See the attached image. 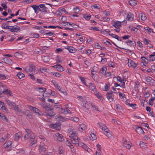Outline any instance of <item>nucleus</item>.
<instances>
[{
  "label": "nucleus",
  "instance_id": "49530a36",
  "mask_svg": "<svg viewBox=\"0 0 155 155\" xmlns=\"http://www.w3.org/2000/svg\"><path fill=\"white\" fill-rule=\"evenodd\" d=\"M1 6L3 7L5 10H6L7 8V6L5 2L2 3L1 4Z\"/></svg>",
  "mask_w": 155,
  "mask_h": 155
},
{
  "label": "nucleus",
  "instance_id": "412c9836",
  "mask_svg": "<svg viewBox=\"0 0 155 155\" xmlns=\"http://www.w3.org/2000/svg\"><path fill=\"white\" fill-rule=\"evenodd\" d=\"M2 93L5 94H7L9 96H12V92L10 90L6 89L5 90H3L2 91Z\"/></svg>",
  "mask_w": 155,
  "mask_h": 155
},
{
  "label": "nucleus",
  "instance_id": "8fccbe9b",
  "mask_svg": "<svg viewBox=\"0 0 155 155\" xmlns=\"http://www.w3.org/2000/svg\"><path fill=\"white\" fill-rule=\"evenodd\" d=\"M144 29L146 30H147L150 33L151 32H152L153 33H154L153 31L152 30V29L149 27H146L144 28Z\"/></svg>",
  "mask_w": 155,
  "mask_h": 155
},
{
  "label": "nucleus",
  "instance_id": "72a5a7b5",
  "mask_svg": "<svg viewBox=\"0 0 155 155\" xmlns=\"http://www.w3.org/2000/svg\"><path fill=\"white\" fill-rule=\"evenodd\" d=\"M154 56H155V54H151L149 56L150 59H149V61H153L155 60V57H154Z\"/></svg>",
  "mask_w": 155,
  "mask_h": 155
},
{
  "label": "nucleus",
  "instance_id": "f704fd0d",
  "mask_svg": "<svg viewBox=\"0 0 155 155\" xmlns=\"http://www.w3.org/2000/svg\"><path fill=\"white\" fill-rule=\"evenodd\" d=\"M63 110L62 112L65 114H67L68 113H71V111L68 109L66 108L64 109H62Z\"/></svg>",
  "mask_w": 155,
  "mask_h": 155
},
{
  "label": "nucleus",
  "instance_id": "aec40b11",
  "mask_svg": "<svg viewBox=\"0 0 155 155\" xmlns=\"http://www.w3.org/2000/svg\"><path fill=\"white\" fill-rule=\"evenodd\" d=\"M79 146L82 147L85 150L87 151L88 152H89V151L88 150V148L86 145L84 144V143H80Z\"/></svg>",
  "mask_w": 155,
  "mask_h": 155
},
{
  "label": "nucleus",
  "instance_id": "f257e3e1",
  "mask_svg": "<svg viewBox=\"0 0 155 155\" xmlns=\"http://www.w3.org/2000/svg\"><path fill=\"white\" fill-rule=\"evenodd\" d=\"M69 134H71L70 137H71L72 143L75 144L77 146H79L80 143H79V138L78 137V134L73 131H70Z\"/></svg>",
  "mask_w": 155,
  "mask_h": 155
},
{
  "label": "nucleus",
  "instance_id": "5701e85b",
  "mask_svg": "<svg viewBox=\"0 0 155 155\" xmlns=\"http://www.w3.org/2000/svg\"><path fill=\"white\" fill-rule=\"evenodd\" d=\"M139 18H140L141 20L143 21H145L147 17H146L145 15L143 13H140L139 15Z\"/></svg>",
  "mask_w": 155,
  "mask_h": 155
},
{
  "label": "nucleus",
  "instance_id": "ddd939ff",
  "mask_svg": "<svg viewBox=\"0 0 155 155\" xmlns=\"http://www.w3.org/2000/svg\"><path fill=\"white\" fill-rule=\"evenodd\" d=\"M35 70V66L34 65L30 66L26 68V71L27 72H32Z\"/></svg>",
  "mask_w": 155,
  "mask_h": 155
},
{
  "label": "nucleus",
  "instance_id": "052dcab7",
  "mask_svg": "<svg viewBox=\"0 0 155 155\" xmlns=\"http://www.w3.org/2000/svg\"><path fill=\"white\" fill-rule=\"evenodd\" d=\"M49 59L48 57L45 56L44 57V61L45 62H47L49 61Z\"/></svg>",
  "mask_w": 155,
  "mask_h": 155
},
{
  "label": "nucleus",
  "instance_id": "e2e57ef3",
  "mask_svg": "<svg viewBox=\"0 0 155 155\" xmlns=\"http://www.w3.org/2000/svg\"><path fill=\"white\" fill-rule=\"evenodd\" d=\"M97 150L98 151H101V146L99 144H98L97 145Z\"/></svg>",
  "mask_w": 155,
  "mask_h": 155
},
{
  "label": "nucleus",
  "instance_id": "ea45409f",
  "mask_svg": "<svg viewBox=\"0 0 155 155\" xmlns=\"http://www.w3.org/2000/svg\"><path fill=\"white\" fill-rule=\"evenodd\" d=\"M70 48L68 49L69 52L71 53H74L75 52V49L74 48L72 47H71Z\"/></svg>",
  "mask_w": 155,
  "mask_h": 155
},
{
  "label": "nucleus",
  "instance_id": "0eeeda50",
  "mask_svg": "<svg viewBox=\"0 0 155 155\" xmlns=\"http://www.w3.org/2000/svg\"><path fill=\"white\" fill-rule=\"evenodd\" d=\"M147 82H149L150 85H153L155 83V81L152 79V78L150 77H146L145 78Z\"/></svg>",
  "mask_w": 155,
  "mask_h": 155
},
{
  "label": "nucleus",
  "instance_id": "2f4dec72",
  "mask_svg": "<svg viewBox=\"0 0 155 155\" xmlns=\"http://www.w3.org/2000/svg\"><path fill=\"white\" fill-rule=\"evenodd\" d=\"M6 101L7 103L8 104L10 107H12L13 106L14 107V103H12L11 102L10 100H6Z\"/></svg>",
  "mask_w": 155,
  "mask_h": 155
},
{
  "label": "nucleus",
  "instance_id": "a18cd8bd",
  "mask_svg": "<svg viewBox=\"0 0 155 155\" xmlns=\"http://www.w3.org/2000/svg\"><path fill=\"white\" fill-rule=\"evenodd\" d=\"M73 11L76 13H78L80 11V9L78 7H77L73 8Z\"/></svg>",
  "mask_w": 155,
  "mask_h": 155
},
{
  "label": "nucleus",
  "instance_id": "c756f323",
  "mask_svg": "<svg viewBox=\"0 0 155 155\" xmlns=\"http://www.w3.org/2000/svg\"><path fill=\"white\" fill-rule=\"evenodd\" d=\"M63 67L60 64H58V67L57 70L59 71H62L64 70Z\"/></svg>",
  "mask_w": 155,
  "mask_h": 155
},
{
  "label": "nucleus",
  "instance_id": "c85d7f7f",
  "mask_svg": "<svg viewBox=\"0 0 155 155\" xmlns=\"http://www.w3.org/2000/svg\"><path fill=\"white\" fill-rule=\"evenodd\" d=\"M32 8L34 10L35 12L36 13H38L37 12V9H39V6L36 5H33L31 6Z\"/></svg>",
  "mask_w": 155,
  "mask_h": 155
},
{
  "label": "nucleus",
  "instance_id": "a878e982",
  "mask_svg": "<svg viewBox=\"0 0 155 155\" xmlns=\"http://www.w3.org/2000/svg\"><path fill=\"white\" fill-rule=\"evenodd\" d=\"M0 117L5 121H8V119L7 117L2 114L1 113L0 114Z\"/></svg>",
  "mask_w": 155,
  "mask_h": 155
},
{
  "label": "nucleus",
  "instance_id": "a19ab883",
  "mask_svg": "<svg viewBox=\"0 0 155 155\" xmlns=\"http://www.w3.org/2000/svg\"><path fill=\"white\" fill-rule=\"evenodd\" d=\"M15 56L16 58H21L22 57V55L18 52H16L15 54Z\"/></svg>",
  "mask_w": 155,
  "mask_h": 155
},
{
  "label": "nucleus",
  "instance_id": "f3484780",
  "mask_svg": "<svg viewBox=\"0 0 155 155\" xmlns=\"http://www.w3.org/2000/svg\"><path fill=\"white\" fill-rule=\"evenodd\" d=\"M0 108L2 110L7 111V108L5 105V104L4 102L0 101Z\"/></svg>",
  "mask_w": 155,
  "mask_h": 155
},
{
  "label": "nucleus",
  "instance_id": "423d86ee",
  "mask_svg": "<svg viewBox=\"0 0 155 155\" xmlns=\"http://www.w3.org/2000/svg\"><path fill=\"white\" fill-rule=\"evenodd\" d=\"M114 92L111 91L107 93L106 96L108 100L110 102H111L114 100V98L112 97V94Z\"/></svg>",
  "mask_w": 155,
  "mask_h": 155
},
{
  "label": "nucleus",
  "instance_id": "c9c22d12",
  "mask_svg": "<svg viewBox=\"0 0 155 155\" xmlns=\"http://www.w3.org/2000/svg\"><path fill=\"white\" fill-rule=\"evenodd\" d=\"M46 148L44 147L43 146L40 145L39 146V150L41 152H45L46 150Z\"/></svg>",
  "mask_w": 155,
  "mask_h": 155
},
{
  "label": "nucleus",
  "instance_id": "09e8293b",
  "mask_svg": "<svg viewBox=\"0 0 155 155\" xmlns=\"http://www.w3.org/2000/svg\"><path fill=\"white\" fill-rule=\"evenodd\" d=\"M39 69L41 72L42 73L46 72L47 71V68H40Z\"/></svg>",
  "mask_w": 155,
  "mask_h": 155
},
{
  "label": "nucleus",
  "instance_id": "f8f14e48",
  "mask_svg": "<svg viewBox=\"0 0 155 155\" xmlns=\"http://www.w3.org/2000/svg\"><path fill=\"white\" fill-rule=\"evenodd\" d=\"M134 17V15L131 13L129 12L127 15V20L130 21H133Z\"/></svg>",
  "mask_w": 155,
  "mask_h": 155
},
{
  "label": "nucleus",
  "instance_id": "473e14b6",
  "mask_svg": "<svg viewBox=\"0 0 155 155\" xmlns=\"http://www.w3.org/2000/svg\"><path fill=\"white\" fill-rule=\"evenodd\" d=\"M90 135L91 137H90V139L91 140H94L96 139L97 137L94 133H91Z\"/></svg>",
  "mask_w": 155,
  "mask_h": 155
},
{
  "label": "nucleus",
  "instance_id": "cd10ccee",
  "mask_svg": "<svg viewBox=\"0 0 155 155\" xmlns=\"http://www.w3.org/2000/svg\"><path fill=\"white\" fill-rule=\"evenodd\" d=\"M88 86L90 89L91 90L94 91L95 89L94 85L92 83H89Z\"/></svg>",
  "mask_w": 155,
  "mask_h": 155
},
{
  "label": "nucleus",
  "instance_id": "20e7f679",
  "mask_svg": "<svg viewBox=\"0 0 155 155\" xmlns=\"http://www.w3.org/2000/svg\"><path fill=\"white\" fill-rule=\"evenodd\" d=\"M123 141L122 143L123 146L124 147L127 149H130L131 146L130 144L131 143L130 142L127 141L124 138L123 139Z\"/></svg>",
  "mask_w": 155,
  "mask_h": 155
},
{
  "label": "nucleus",
  "instance_id": "bf43d9fd",
  "mask_svg": "<svg viewBox=\"0 0 155 155\" xmlns=\"http://www.w3.org/2000/svg\"><path fill=\"white\" fill-rule=\"evenodd\" d=\"M102 19L104 21H109L110 18L107 17H103Z\"/></svg>",
  "mask_w": 155,
  "mask_h": 155
},
{
  "label": "nucleus",
  "instance_id": "4be33fe9",
  "mask_svg": "<svg viewBox=\"0 0 155 155\" xmlns=\"http://www.w3.org/2000/svg\"><path fill=\"white\" fill-rule=\"evenodd\" d=\"M136 1L135 0H130L128 2L129 4L132 6H135L137 4Z\"/></svg>",
  "mask_w": 155,
  "mask_h": 155
},
{
  "label": "nucleus",
  "instance_id": "6ab92c4d",
  "mask_svg": "<svg viewBox=\"0 0 155 155\" xmlns=\"http://www.w3.org/2000/svg\"><path fill=\"white\" fill-rule=\"evenodd\" d=\"M86 129V126L84 124H81L78 128L79 130L81 131H82Z\"/></svg>",
  "mask_w": 155,
  "mask_h": 155
},
{
  "label": "nucleus",
  "instance_id": "6e6552de",
  "mask_svg": "<svg viewBox=\"0 0 155 155\" xmlns=\"http://www.w3.org/2000/svg\"><path fill=\"white\" fill-rule=\"evenodd\" d=\"M60 125L61 124L59 123H56L55 124H51V127L52 128L59 130L61 129Z\"/></svg>",
  "mask_w": 155,
  "mask_h": 155
},
{
  "label": "nucleus",
  "instance_id": "6e6d98bb",
  "mask_svg": "<svg viewBox=\"0 0 155 155\" xmlns=\"http://www.w3.org/2000/svg\"><path fill=\"white\" fill-rule=\"evenodd\" d=\"M110 31L108 29L104 30L102 31V33L103 34H107L108 33L110 32Z\"/></svg>",
  "mask_w": 155,
  "mask_h": 155
},
{
  "label": "nucleus",
  "instance_id": "13d9d810",
  "mask_svg": "<svg viewBox=\"0 0 155 155\" xmlns=\"http://www.w3.org/2000/svg\"><path fill=\"white\" fill-rule=\"evenodd\" d=\"M108 35L115 38L116 39L117 38H118V35H116L113 34H109Z\"/></svg>",
  "mask_w": 155,
  "mask_h": 155
},
{
  "label": "nucleus",
  "instance_id": "393cba45",
  "mask_svg": "<svg viewBox=\"0 0 155 155\" xmlns=\"http://www.w3.org/2000/svg\"><path fill=\"white\" fill-rule=\"evenodd\" d=\"M53 108L51 109L47 115L50 117L54 115H55V113L53 111Z\"/></svg>",
  "mask_w": 155,
  "mask_h": 155
},
{
  "label": "nucleus",
  "instance_id": "de8ad7c7",
  "mask_svg": "<svg viewBox=\"0 0 155 155\" xmlns=\"http://www.w3.org/2000/svg\"><path fill=\"white\" fill-rule=\"evenodd\" d=\"M91 16L90 15H83V17L86 20H88L90 19Z\"/></svg>",
  "mask_w": 155,
  "mask_h": 155
},
{
  "label": "nucleus",
  "instance_id": "2eb2a0df",
  "mask_svg": "<svg viewBox=\"0 0 155 155\" xmlns=\"http://www.w3.org/2000/svg\"><path fill=\"white\" fill-rule=\"evenodd\" d=\"M127 44L128 46H130V47H134L136 45L135 42L133 41H132L131 40H128V41L127 42Z\"/></svg>",
  "mask_w": 155,
  "mask_h": 155
},
{
  "label": "nucleus",
  "instance_id": "7c9ffc66",
  "mask_svg": "<svg viewBox=\"0 0 155 155\" xmlns=\"http://www.w3.org/2000/svg\"><path fill=\"white\" fill-rule=\"evenodd\" d=\"M17 75L19 79L22 78L24 77L25 76V75L21 72H18Z\"/></svg>",
  "mask_w": 155,
  "mask_h": 155
},
{
  "label": "nucleus",
  "instance_id": "dca6fc26",
  "mask_svg": "<svg viewBox=\"0 0 155 155\" xmlns=\"http://www.w3.org/2000/svg\"><path fill=\"white\" fill-rule=\"evenodd\" d=\"M12 142L10 140H8L4 144V146L5 148L6 149L9 147L12 144Z\"/></svg>",
  "mask_w": 155,
  "mask_h": 155
},
{
  "label": "nucleus",
  "instance_id": "864d4df0",
  "mask_svg": "<svg viewBox=\"0 0 155 155\" xmlns=\"http://www.w3.org/2000/svg\"><path fill=\"white\" fill-rule=\"evenodd\" d=\"M2 28L3 29H8L9 30V29L10 26H8V25L6 26L4 25V24H3L2 25Z\"/></svg>",
  "mask_w": 155,
  "mask_h": 155
},
{
  "label": "nucleus",
  "instance_id": "603ef678",
  "mask_svg": "<svg viewBox=\"0 0 155 155\" xmlns=\"http://www.w3.org/2000/svg\"><path fill=\"white\" fill-rule=\"evenodd\" d=\"M6 79L5 76L3 74H0V79L2 80H4Z\"/></svg>",
  "mask_w": 155,
  "mask_h": 155
},
{
  "label": "nucleus",
  "instance_id": "a211bd4d",
  "mask_svg": "<svg viewBox=\"0 0 155 155\" xmlns=\"http://www.w3.org/2000/svg\"><path fill=\"white\" fill-rule=\"evenodd\" d=\"M114 26L118 29L121 26V22L119 21H117L114 23Z\"/></svg>",
  "mask_w": 155,
  "mask_h": 155
},
{
  "label": "nucleus",
  "instance_id": "e433bc0d",
  "mask_svg": "<svg viewBox=\"0 0 155 155\" xmlns=\"http://www.w3.org/2000/svg\"><path fill=\"white\" fill-rule=\"evenodd\" d=\"M79 77L82 83H83L86 86H88L85 83V78L81 76H79Z\"/></svg>",
  "mask_w": 155,
  "mask_h": 155
},
{
  "label": "nucleus",
  "instance_id": "4d7b16f0",
  "mask_svg": "<svg viewBox=\"0 0 155 155\" xmlns=\"http://www.w3.org/2000/svg\"><path fill=\"white\" fill-rule=\"evenodd\" d=\"M143 41L144 43L146 45L149 44V42L150 41L149 40H147V39L144 38L143 39Z\"/></svg>",
  "mask_w": 155,
  "mask_h": 155
},
{
  "label": "nucleus",
  "instance_id": "69168bd1",
  "mask_svg": "<svg viewBox=\"0 0 155 155\" xmlns=\"http://www.w3.org/2000/svg\"><path fill=\"white\" fill-rule=\"evenodd\" d=\"M53 75L57 77H59L61 76V74L58 72H55L53 73Z\"/></svg>",
  "mask_w": 155,
  "mask_h": 155
},
{
  "label": "nucleus",
  "instance_id": "f03ea898",
  "mask_svg": "<svg viewBox=\"0 0 155 155\" xmlns=\"http://www.w3.org/2000/svg\"><path fill=\"white\" fill-rule=\"evenodd\" d=\"M26 134L24 136V138L27 139L29 138H31V140L34 139L35 137V135L29 129H27L25 130Z\"/></svg>",
  "mask_w": 155,
  "mask_h": 155
},
{
  "label": "nucleus",
  "instance_id": "37998d69",
  "mask_svg": "<svg viewBox=\"0 0 155 155\" xmlns=\"http://www.w3.org/2000/svg\"><path fill=\"white\" fill-rule=\"evenodd\" d=\"M33 139L31 140V138L30 139V141H31V142L30 143V145L31 146H32L33 144H35L37 142V140H33Z\"/></svg>",
  "mask_w": 155,
  "mask_h": 155
},
{
  "label": "nucleus",
  "instance_id": "4468645a",
  "mask_svg": "<svg viewBox=\"0 0 155 155\" xmlns=\"http://www.w3.org/2000/svg\"><path fill=\"white\" fill-rule=\"evenodd\" d=\"M107 68L105 66H103L99 71V72L102 74L105 75Z\"/></svg>",
  "mask_w": 155,
  "mask_h": 155
},
{
  "label": "nucleus",
  "instance_id": "bb28decb",
  "mask_svg": "<svg viewBox=\"0 0 155 155\" xmlns=\"http://www.w3.org/2000/svg\"><path fill=\"white\" fill-rule=\"evenodd\" d=\"M97 124L99 125V127L102 130L103 128L105 129V128H106V126L104 124L98 122Z\"/></svg>",
  "mask_w": 155,
  "mask_h": 155
},
{
  "label": "nucleus",
  "instance_id": "5fc2aeb1",
  "mask_svg": "<svg viewBox=\"0 0 155 155\" xmlns=\"http://www.w3.org/2000/svg\"><path fill=\"white\" fill-rule=\"evenodd\" d=\"M126 81V79H124L123 80H122V81H121V82L122 83V87L123 88H125V82Z\"/></svg>",
  "mask_w": 155,
  "mask_h": 155
},
{
  "label": "nucleus",
  "instance_id": "680f3d73",
  "mask_svg": "<svg viewBox=\"0 0 155 155\" xmlns=\"http://www.w3.org/2000/svg\"><path fill=\"white\" fill-rule=\"evenodd\" d=\"M130 36L128 35H125L121 37V38L124 39H127L130 38Z\"/></svg>",
  "mask_w": 155,
  "mask_h": 155
},
{
  "label": "nucleus",
  "instance_id": "0e129e2a",
  "mask_svg": "<svg viewBox=\"0 0 155 155\" xmlns=\"http://www.w3.org/2000/svg\"><path fill=\"white\" fill-rule=\"evenodd\" d=\"M131 31H133L134 33H135L137 32L138 29L137 28H136L134 27H132L131 28Z\"/></svg>",
  "mask_w": 155,
  "mask_h": 155
},
{
  "label": "nucleus",
  "instance_id": "3c124183",
  "mask_svg": "<svg viewBox=\"0 0 155 155\" xmlns=\"http://www.w3.org/2000/svg\"><path fill=\"white\" fill-rule=\"evenodd\" d=\"M130 106L133 109H135L137 107V105L135 104H131L130 105Z\"/></svg>",
  "mask_w": 155,
  "mask_h": 155
},
{
  "label": "nucleus",
  "instance_id": "7ed1b4c3",
  "mask_svg": "<svg viewBox=\"0 0 155 155\" xmlns=\"http://www.w3.org/2000/svg\"><path fill=\"white\" fill-rule=\"evenodd\" d=\"M29 108L31 111L35 113L36 114H38L40 116H42L43 114L38 108L31 106H29Z\"/></svg>",
  "mask_w": 155,
  "mask_h": 155
},
{
  "label": "nucleus",
  "instance_id": "b1692460",
  "mask_svg": "<svg viewBox=\"0 0 155 155\" xmlns=\"http://www.w3.org/2000/svg\"><path fill=\"white\" fill-rule=\"evenodd\" d=\"M95 95L99 99L102 100H103V97L101 94H100L99 92H96V93L95 94Z\"/></svg>",
  "mask_w": 155,
  "mask_h": 155
},
{
  "label": "nucleus",
  "instance_id": "39448f33",
  "mask_svg": "<svg viewBox=\"0 0 155 155\" xmlns=\"http://www.w3.org/2000/svg\"><path fill=\"white\" fill-rule=\"evenodd\" d=\"M20 29V27L17 25L10 26L9 31L12 32H18Z\"/></svg>",
  "mask_w": 155,
  "mask_h": 155
},
{
  "label": "nucleus",
  "instance_id": "774afa93",
  "mask_svg": "<svg viewBox=\"0 0 155 155\" xmlns=\"http://www.w3.org/2000/svg\"><path fill=\"white\" fill-rule=\"evenodd\" d=\"M79 120L78 118L76 117H74L73 118V120L75 122H78Z\"/></svg>",
  "mask_w": 155,
  "mask_h": 155
},
{
  "label": "nucleus",
  "instance_id": "58836bf2",
  "mask_svg": "<svg viewBox=\"0 0 155 155\" xmlns=\"http://www.w3.org/2000/svg\"><path fill=\"white\" fill-rule=\"evenodd\" d=\"M97 67H94L93 68V70H92L91 72V74L92 75V76H94L95 75V74H94L93 72H96V71L97 70Z\"/></svg>",
  "mask_w": 155,
  "mask_h": 155
},
{
  "label": "nucleus",
  "instance_id": "79ce46f5",
  "mask_svg": "<svg viewBox=\"0 0 155 155\" xmlns=\"http://www.w3.org/2000/svg\"><path fill=\"white\" fill-rule=\"evenodd\" d=\"M141 59L143 61H144L147 64L148 63V61H149V59L148 58H147L145 57H142L141 58Z\"/></svg>",
  "mask_w": 155,
  "mask_h": 155
},
{
  "label": "nucleus",
  "instance_id": "1a4fd4ad",
  "mask_svg": "<svg viewBox=\"0 0 155 155\" xmlns=\"http://www.w3.org/2000/svg\"><path fill=\"white\" fill-rule=\"evenodd\" d=\"M128 64L129 67H132L133 68H135L137 66V64L131 60H128Z\"/></svg>",
  "mask_w": 155,
  "mask_h": 155
},
{
  "label": "nucleus",
  "instance_id": "9b49d317",
  "mask_svg": "<svg viewBox=\"0 0 155 155\" xmlns=\"http://www.w3.org/2000/svg\"><path fill=\"white\" fill-rule=\"evenodd\" d=\"M55 136L57 137L58 140V141L62 142L64 140L62 134H60L59 133H57L55 134Z\"/></svg>",
  "mask_w": 155,
  "mask_h": 155
},
{
  "label": "nucleus",
  "instance_id": "c03bdc74",
  "mask_svg": "<svg viewBox=\"0 0 155 155\" xmlns=\"http://www.w3.org/2000/svg\"><path fill=\"white\" fill-rule=\"evenodd\" d=\"M37 88L39 90V92H45L46 90L45 88L43 87H38Z\"/></svg>",
  "mask_w": 155,
  "mask_h": 155
},
{
  "label": "nucleus",
  "instance_id": "9d476101",
  "mask_svg": "<svg viewBox=\"0 0 155 155\" xmlns=\"http://www.w3.org/2000/svg\"><path fill=\"white\" fill-rule=\"evenodd\" d=\"M135 131L138 134H144V132L142 129V128L140 127H136L135 129Z\"/></svg>",
  "mask_w": 155,
  "mask_h": 155
},
{
  "label": "nucleus",
  "instance_id": "4c0bfd02",
  "mask_svg": "<svg viewBox=\"0 0 155 155\" xmlns=\"http://www.w3.org/2000/svg\"><path fill=\"white\" fill-rule=\"evenodd\" d=\"M21 135L20 133H18L15 134V140H18L21 137L20 136Z\"/></svg>",
  "mask_w": 155,
  "mask_h": 155
},
{
  "label": "nucleus",
  "instance_id": "338daca9",
  "mask_svg": "<svg viewBox=\"0 0 155 155\" xmlns=\"http://www.w3.org/2000/svg\"><path fill=\"white\" fill-rule=\"evenodd\" d=\"M108 66L110 67H114V63L112 62H110L109 63Z\"/></svg>",
  "mask_w": 155,
  "mask_h": 155
}]
</instances>
